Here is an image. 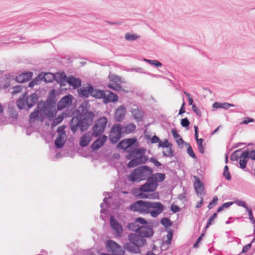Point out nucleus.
I'll use <instances>...</instances> for the list:
<instances>
[{
  "mask_svg": "<svg viewBox=\"0 0 255 255\" xmlns=\"http://www.w3.org/2000/svg\"><path fill=\"white\" fill-rule=\"evenodd\" d=\"M90 107L89 101L85 100L80 104L79 109L76 110V116L72 117L69 125L74 134L78 129L82 132L86 131L93 124L95 114L90 110Z\"/></svg>",
  "mask_w": 255,
  "mask_h": 255,
  "instance_id": "nucleus-1",
  "label": "nucleus"
},
{
  "mask_svg": "<svg viewBox=\"0 0 255 255\" xmlns=\"http://www.w3.org/2000/svg\"><path fill=\"white\" fill-rule=\"evenodd\" d=\"M58 93L55 89L50 91L46 100H40L37 106L29 115L30 122L40 121L43 122L45 118L51 121L56 115V111L53 109L56 107Z\"/></svg>",
  "mask_w": 255,
  "mask_h": 255,
  "instance_id": "nucleus-2",
  "label": "nucleus"
},
{
  "mask_svg": "<svg viewBox=\"0 0 255 255\" xmlns=\"http://www.w3.org/2000/svg\"><path fill=\"white\" fill-rule=\"evenodd\" d=\"M153 235L152 231H150L147 233L141 231L137 233H130L128 235L129 242L124 244V250L131 253H139L140 248L146 245V240L145 238H149Z\"/></svg>",
  "mask_w": 255,
  "mask_h": 255,
  "instance_id": "nucleus-3",
  "label": "nucleus"
},
{
  "mask_svg": "<svg viewBox=\"0 0 255 255\" xmlns=\"http://www.w3.org/2000/svg\"><path fill=\"white\" fill-rule=\"evenodd\" d=\"M38 94L35 92L28 94L27 92L23 93L16 101V105L19 110L28 111L36 104L37 105L39 99Z\"/></svg>",
  "mask_w": 255,
  "mask_h": 255,
  "instance_id": "nucleus-4",
  "label": "nucleus"
},
{
  "mask_svg": "<svg viewBox=\"0 0 255 255\" xmlns=\"http://www.w3.org/2000/svg\"><path fill=\"white\" fill-rule=\"evenodd\" d=\"M152 168L147 165H141L131 171L128 175V179L132 183H138L147 180L153 173Z\"/></svg>",
  "mask_w": 255,
  "mask_h": 255,
  "instance_id": "nucleus-5",
  "label": "nucleus"
},
{
  "mask_svg": "<svg viewBox=\"0 0 255 255\" xmlns=\"http://www.w3.org/2000/svg\"><path fill=\"white\" fill-rule=\"evenodd\" d=\"M166 178V175L163 173H156L150 176V178L142 184V187L147 189V191H155L158 183L163 181Z\"/></svg>",
  "mask_w": 255,
  "mask_h": 255,
  "instance_id": "nucleus-6",
  "label": "nucleus"
},
{
  "mask_svg": "<svg viewBox=\"0 0 255 255\" xmlns=\"http://www.w3.org/2000/svg\"><path fill=\"white\" fill-rule=\"evenodd\" d=\"M108 124V119L103 116L100 117L95 121L92 128V135L93 137L102 136Z\"/></svg>",
  "mask_w": 255,
  "mask_h": 255,
  "instance_id": "nucleus-7",
  "label": "nucleus"
},
{
  "mask_svg": "<svg viewBox=\"0 0 255 255\" xmlns=\"http://www.w3.org/2000/svg\"><path fill=\"white\" fill-rule=\"evenodd\" d=\"M150 201L138 200L130 204L129 209L141 214H148L150 213Z\"/></svg>",
  "mask_w": 255,
  "mask_h": 255,
  "instance_id": "nucleus-8",
  "label": "nucleus"
},
{
  "mask_svg": "<svg viewBox=\"0 0 255 255\" xmlns=\"http://www.w3.org/2000/svg\"><path fill=\"white\" fill-rule=\"evenodd\" d=\"M123 126L119 123L113 125L109 132V140L114 144H116L124 136Z\"/></svg>",
  "mask_w": 255,
  "mask_h": 255,
  "instance_id": "nucleus-9",
  "label": "nucleus"
},
{
  "mask_svg": "<svg viewBox=\"0 0 255 255\" xmlns=\"http://www.w3.org/2000/svg\"><path fill=\"white\" fill-rule=\"evenodd\" d=\"M154 192L155 191H147V189L142 187V185H141L138 189H134L133 190V194L139 198L159 199V193Z\"/></svg>",
  "mask_w": 255,
  "mask_h": 255,
  "instance_id": "nucleus-10",
  "label": "nucleus"
},
{
  "mask_svg": "<svg viewBox=\"0 0 255 255\" xmlns=\"http://www.w3.org/2000/svg\"><path fill=\"white\" fill-rule=\"evenodd\" d=\"M73 96L70 94H67L61 98L56 104V107L53 109L56 111H62L65 108L69 107L72 103Z\"/></svg>",
  "mask_w": 255,
  "mask_h": 255,
  "instance_id": "nucleus-11",
  "label": "nucleus"
},
{
  "mask_svg": "<svg viewBox=\"0 0 255 255\" xmlns=\"http://www.w3.org/2000/svg\"><path fill=\"white\" fill-rule=\"evenodd\" d=\"M165 209V206L160 202L150 203V215L153 218H156Z\"/></svg>",
  "mask_w": 255,
  "mask_h": 255,
  "instance_id": "nucleus-12",
  "label": "nucleus"
},
{
  "mask_svg": "<svg viewBox=\"0 0 255 255\" xmlns=\"http://www.w3.org/2000/svg\"><path fill=\"white\" fill-rule=\"evenodd\" d=\"M110 224L113 234L116 237H121L123 232L122 226L114 216L110 217Z\"/></svg>",
  "mask_w": 255,
  "mask_h": 255,
  "instance_id": "nucleus-13",
  "label": "nucleus"
},
{
  "mask_svg": "<svg viewBox=\"0 0 255 255\" xmlns=\"http://www.w3.org/2000/svg\"><path fill=\"white\" fill-rule=\"evenodd\" d=\"M134 221L136 224H139V228L141 231L147 233L149 231H152V235L154 234V230L152 226L148 223V222L142 217H137L135 219Z\"/></svg>",
  "mask_w": 255,
  "mask_h": 255,
  "instance_id": "nucleus-14",
  "label": "nucleus"
},
{
  "mask_svg": "<svg viewBox=\"0 0 255 255\" xmlns=\"http://www.w3.org/2000/svg\"><path fill=\"white\" fill-rule=\"evenodd\" d=\"M91 144V148L92 151H97L104 146L108 139V136L103 135L99 137Z\"/></svg>",
  "mask_w": 255,
  "mask_h": 255,
  "instance_id": "nucleus-15",
  "label": "nucleus"
},
{
  "mask_svg": "<svg viewBox=\"0 0 255 255\" xmlns=\"http://www.w3.org/2000/svg\"><path fill=\"white\" fill-rule=\"evenodd\" d=\"M126 144V151L133 147H136L138 145V142L135 137L124 139L120 141L119 146Z\"/></svg>",
  "mask_w": 255,
  "mask_h": 255,
  "instance_id": "nucleus-16",
  "label": "nucleus"
},
{
  "mask_svg": "<svg viewBox=\"0 0 255 255\" xmlns=\"http://www.w3.org/2000/svg\"><path fill=\"white\" fill-rule=\"evenodd\" d=\"M92 90V84H88L87 86H83L78 89L77 91L79 96L83 98L86 99L91 96Z\"/></svg>",
  "mask_w": 255,
  "mask_h": 255,
  "instance_id": "nucleus-17",
  "label": "nucleus"
},
{
  "mask_svg": "<svg viewBox=\"0 0 255 255\" xmlns=\"http://www.w3.org/2000/svg\"><path fill=\"white\" fill-rule=\"evenodd\" d=\"M126 114V108L124 105L118 107L115 113V119L117 122H121L125 118Z\"/></svg>",
  "mask_w": 255,
  "mask_h": 255,
  "instance_id": "nucleus-18",
  "label": "nucleus"
},
{
  "mask_svg": "<svg viewBox=\"0 0 255 255\" xmlns=\"http://www.w3.org/2000/svg\"><path fill=\"white\" fill-rule=\"evenodd\" d=\"M107 92L109 93L108 95H107L105 93V95L103 100V103L105 104H107L109 103H116L119 101V97L118 95L111 91L107 90Z\"/></svg>",
  "mask_w": 255,
  "mask_h": 255,
  "instance_id": "nucleus-19",
  "label": "nucleus"
},
{
  "mask_svg": "<svg viewBox=\"0 0 255 255\" xmlns=\"http://www.w3.org/2000/svg\"><path fill=\"white\" fill-rule=\"evenodd\" d=\"M66 82L70 86H72L74 89H78L81 87V80L78 78H76L73 75L68 77Z\"/></svg>",
  "mask_w": 255,
  "mask_h": 255,
  "instance_id": "nucleus-20",
  "label": "nucleus"
},
{
  "mask_svg": "<svg viewBox=\"0 0 255 255\" xmlns=\"http://www.w3.org/2000/svg\"><path fill=\"white\" fill-rule=\"evenodd\" d=\"M130 112L132 117L136 122H140L143 121L144 112L141 108H132L131 109Z\"/></svg>",
  "mask_w": 255,
  "mask_h": 255,
  "instance_id": "nucleus-21",
  "label": "nucleus"
},
{
  "mask_svg": "<svg viewBox=\"0 0 255 255\" xmlns=\"http://www.w3.org/2000/svg\"><path fill=\"white\" fill-rule=\"evenodd\" d=\"M249 159L250 158L246 150L242 151L240 154V157L239 158L240 168L242 169L246 168L247 164Z\"/></svg>",
  "mask_w": 255,
  "mask_h": 255,
  "instance_id": "nucleus-22",
  "label": "nucleus"
},
{
  "mask_svg": "<svg viewBox=\"0 0 255 255\" xmlns=\"http://www.w3.org/2000/svg\"><path fill=\"white\" fill-rule=\"evenodd\" d=\"M92 136V133L90 132L84 133L80 139L79 145L82 147L87 146L91 140Z\"/></svg>",
  "mask_w": 255,
  "mask_h": 255,
  "instance_id": "nucleus-23",
  "label": "nucleus"
},
{
  "mask_svg": "<svg viewBox=\"0 0 255 255\" xmlns=\"http://www.w3.org/2000/svg\"><path fill=\"white\" fill-rule=\"evenodd\" d=\"M105 95V91L97 89L92 85L91 96L97 99H103Z\"/></svg>",
  "mask_w": 255,
  "mask_h": 255,
  "instance_id": "nucleus-24",
  "label": "nucleus"
},
{
  "mask_svg": "<svg viewBox=\"0 0 255 255\" xmlns=\"http://www.w3.org/2000/svg\"><path fill=\"white\" fill-rule=\"evenodd\" d=\"M107 87L117 92H122L123 94H127L128 91L123 88L122 86L120 83H108Z\"/></svg>",
  "mask_w": 255,
  "mask_h": 255,
  "instance_id": "nucleus-25",
  "label": "nucleus"
},
{
  "mask_svg": "<svg viewBox=\"0 0 255 255\" xmlns=\"http://www.w3.org/2000/svg\"><path fill=\"white\" fill-rule=\"evenodd\" d=\"M195 182L194 183V189L197 194H201L204 190L203 183L201 181L199 178L195 176Z\"/></svg>",
  "mask_w": 255,
  "mask_h": 255,
  "instance_id": "nucleus-26",
  "label": "nucleus"
},
{
  "mask_svg": "<svg viewBox=\"0 0 255 255\" xmlns=\"http://www.w3.org/2000/svg\"><path fill=\"white\" fill-rule=\"evenodd\" d=\"M125 152L128 153V154L126 155V158L128 160L137 157V156L140 154L139 149L136 147H133L126 150Z\"/></svg>",
  "mask_w": 255,
  "mask_h": 255,
  "instance_id": "nucleus-27",
  "label": "nucleus"
},
{
  "mask_svg": "<svg viewBox=\"0 0 255 255\" xmlns=\"http://www.w3.org/2000/svg\"><path fill=\"white\" fill-rule=\"evenodd\" d=\"M54 75V81H55L57 83L60 84V85H63V83L66 82L68 77H67L64 72L57 73Z\"/></svg>",
  "mask_w": 255,
  "mask_h": 255,
  "instance_id": "nucleus-28",
  "label": "nucleus"
},
{
  "mask_svg": "<svg viewBox=\"0 0 255 255\" xmlns=\"http://www.w3.org/2000/svg\"><path fill=\"white\" fill-rule=\"evenodd\" d=\"M136 129V126L135 124L130 123L125 126H123V134H127L133 132Z\"/></svg>",
  "mask_w": 255,
  "mask_h": 255,
  "instance_id": "nucleus-29",
  "label": "nucleus"
},
{
  "mask_svg": "<svg viewBox=\"0 0 255 255\" xmlns=\"http://www.w3.org/2000/svg\"><path fill=\"white\" fill-rule=\"evenodd\" d=\"M42 80L45 83H51L54 80L55 75L50 72H41Z\"/></svg>",
  "mask_w": 255,
  "mask_h": 255,
  "instance_id": "nucleus-30",
  "label": "nucleus"
},
{
  "mask_svg": "<svg viewBox=\"0 0 255 255\" xmlns=\"http://www.w3.org/2000/svg\"><path fill=\"white\" fill-rule=\"evenodd\" d=\"M65 143L64 137L57 136L54 140L55 146L57 149L62 148Z\"/></svg>",
  "mask_w": 255,
  "mask_h": 255,
  "instance_id": "nucleus-31",
  "label": "nucleus"
},
{
  "mask_svg": "<svg viewBox=\"0 0 255 255\" xmlns=\"http://www.w3.org/2000/svg\"><path fill=\"white\" fill-rule=\"evenodd\" d=\"M107 250L109 252L112 253L114 250H115V248H117V247H118V244L116 242L113 241V240H108L106 243V245Z\"/></svg>",
  "mask_w": 255,
  "mask_h": 255,
  "instance_id": "nucleus-32",
  "label": "nucleus"
},
{
  "mask_svg": "<svg viewBox=\"0 0 255 255\" xmlns=\"http://www.w3.org/2000/svg\"><path fill=\"white\" fill-rule=\"evenodd\" d=\"M127 228L130 231H134L135 233H140L141 232L140 229L139 228V225L136 224L135 221L134 222L128 223L127 226Z\"/></svg>",
  "mask_w": 255,
  "mask_h": 255,
  "instance_id": "nucleus-33",
  "label": "nucleus"
},
{
  "mask_svg": "<svg viewBox=\"0 0 255 255\" xmlns=\"http://www.w3.org/2000/svg\"><path fill=\"white\" fill-rule=\"evenodd\" d=\"M160 223L166 229H168L172 225V222L167 217L162 218L160 220Z\"/></svg>",
  "mask_w": 255,
  "mask_h": 255,
  "instance_id": "nucleus-34",
  "label": "nucleus"
},
{
  "mask_svg": "<svg viewBox=\"0 0 255 255\" xmlns=\"http://www.w3.org/2000/svg\"><path fill=\"white\" fill-rule=\"evenodd\" d=\"M63 114H59L57 117L55 118L53 120L51 126L52 127L56 126L57 125L60 124L64 119Z\"/></svg>",
  "mask_w": 255,
  "mask_h": 255,
  "instance_id": "nucleus-35",
  "label": "nucleus"
},
{
  "mask_svg": "<svg viewBox=\"0 0 255 255\" xmlns=\"http://www.w3.org/2000/svg\"><path fill=\"white\" fill-rule=\"evenodd\" d=\"M140 36L137 35L136 33L131 34L130 33H127L125 34V38L126 40L129 41H132L136 39L140 38Z\"/></svg>",
  "mask_w": 255,
  "mask_h": 255,
  "instance_id": "nucleus-36",
  "label": "nucleus"
},
{
  "mask_svg": "<svg viewBox=\"0 0 255 255\" xmlns=\"http://www.w3.org/2000/svg\"><path fill=\"white\" fill-rule=\"evenodd\" d=\"M217 217V212L214 213L208 219L207 224L204 228V230L206 231L211 225L214 223V220Z\"/></svg>",
  "mask_w": 255,
  "mask_h": 255,
  "instance_id": "nucleus-37",
  "label": "nucleus"
},
{
  "mask_svg": "<svg viewBox=\"0 0 255 255\" xmlns=\"http://www.w3.org/2000/svg\"><path fill=\"white\" fill-rule=\"evenodd\" d=\"M109 80L113 82L112 83H118L120 82H122V77L116 75L110 74L108 76Z\"/></svg>",
  "mask_w": 255,
  "mask_h": 255,
  "instance_id": "nucleus-38",
  "label": "nucleus"
},
{
  "mask_svg": "<svg viewBox=\"0 0 255 255\" xmlns=\"http://www.w3.org/2000/svg\"><path fill=\"white\" fill-rule=\"evenodd\" d=\"M212 107L215 109L222 108L225 110H227V102L221 103L216 102L213 104Z\"/></svg>",
  "mask_w": 255,
  "mask_h": 255,
  "instance_id": "nucleus-39",
  "label": "nucleus"
},
{
  "mask_svg": "<svg viewBox=\"0 0 255 255\" xmlns=\"http://www.w3.org/2000/svg\"><path fill=\"white\" fill-rule=\"evenodd\" d=\"M112 253V255H124L125 251L122 247L118 244V247L115 248V250Z\"/></svg>",
  "mask_w": 255,
  "mask_h": 255,
  "instance_id": "nucleus-40",
  "label": "nucleus"
},
{
  "mask_svg": "<svg viewBox=\"0 0 255 255\" xmlns=\"http://www.w3.org/2000/svg\"><path fill=\"white\" fill-rule=\"evenodd\" d=\"M140 165V163L137 159V157L131 158L128 164V168H132Z\"/></svg>",
  "mask_w": 255,
  "mask_h": 255,
  "instance_id": "nucleus-41",
  "label": "nucleus"
},
{
  "mask_svg": "<svg viewBox=\"0 0 255 255\" xmlns=\"http://www.w3.org/2000/svg\"><path fill=\"white\" fill-rule=\"evenodd\" d=\"M158 146L159 147L168 148L170 146H172V144L170 143L167 139H165L163 141L160 139Z\"/></svg>",
  "mask_w": 255,
  "mask_h": 255,
  "instance_id": "nucleus-42",
  "label": "nucleus"
},
{
  "mask_svg": "<svg viewBox=\"0 0 255 255\" xmlns=\"http://www.w3.org/2000/svg\"><path fill=\"white\" fill-rule=\"evenodd\" d=\"M8 111L10 116L14 119H17L18 117V113L14 107H9Z\"/></svg>",
  "mask_w": 255,
  "mask_h": 255,
  "instance_id": "nucleus-43",
  "label": "nucleus"
},
{
  "mask_svg": "<svg viewBox=\"0 0 255 255\" xmlns=\"http://www.w3.org/2000/svg\"><path fill=\"white\" fill-rule=\"evenodd\" d=\"M223 175L227 180H231L232 176L228 165H225L224 168Z\"/></svg>",
  "mask_w": 255,
  "mask_h": 255,
  "instance_id": "nucleus-44",
  "label": "nucleus"
},
{
  "mask_svg": "<svg viewBox=\"0 0 255 255\" xmlns=\"http://www.w3.org/2000/svg\"><path fill=\"white\" fill-rule=\"evenodd\" d=\"M188 146V148L187 149V152L188 154L193 159H197V156L196 154L194 153L193 149L192 147H191L190 143H187V145Z\"/></svg>",
  "mask_w": 255,
  "mask_h": 255,
  "instance_id": "nucleus-45",
  "label": "nucleus"
},
{
  "mask_svg": "<svg viewBox=\"0 0 255 255\" xmlns=\"http://www.w3.org/2000/svg\"><path fill=\"white\" fill-rule=\"evenodd\" d=\"M146 138L147 140H150L151 143H158L159 141H160V139L156 135H154L152 137L149 135H146Z\"/></svg>",
  "mask_w": 255,
  "mask_h": 255,
  "instance_id": "nucleus-46",
  "label": "nucleus"
},
{
  "mask_svg": "<svg viewBox=\"0 0 255 255\" xmlns=\"http://www.w3.org/2000/svg\"><path fill=\"white\" fill-rule=\"evenodd\" d=\"M233 204V202H228L226 203H225L223 204L221 206H220L217 209V212L220 213L224 210L225 208H228L231 205H232Z\"/></svg>",
  "mask_w": 255,
  "mask_h": 255,
  "instance_id": "nucleus-47",
  "label": "nucleus"
},
{
  "mask_svg": "<svg viewBox=\"0 0 255 255\" xmlns=\"http://www.w3.org/2000/svg\"><path fill=\"white\" fill-rule=\"evenodd\" d=\"M64 126H60L57 128V132H58L57 136L64 137L66 136V132L65 131Z\"/></svg>",
  "mask_w": 255,
  "mask_h": 255,
  "instance_id": "nucleus-48",
  "label": "nucleus"
},
{
  "mask_svg": "<svg viewBox=\"0 0 255 255\" xmlns=\"http://www.w3.org/2000/svg\"><path fill=\"white\" fill-rule=\"evenodd\" d=\"M180 124L182 127L188 129L190 123L187 118H185L181 120Z\"/></svg>",
  "mask_w": 255,
  "mask_h": 255,
  "instance_id": "nucleus-49",
  "label": "nucleus"
},
{
  "mask_svg": "<svg viewBox=\"0 0 255 255\" xmlns=\"http://www.w3.org/2000/svg\"><path fill=\"white\" fill-rule=\"evenodd\" d=\"M235 203H236L238 206H241L244 208L246 211H247L248 209H250L249 208L246 203L243 200H237L235 201Z\"/></svg>",
  "mask_w": 255,
  "mask_h": 255,
  "instance_id": "nucleus-50",
  "label": "nucleus"
},
{
  "mask_svg": "<svg viewBox=\"0 0 255 255\" xmlns=\"http://www.w3.org/2000/svg\"><path fill=\"white\" fill-rule=\"evenodd\" d=\"M137 158L140 164L145 163L148 159V157L147 156L142 154H140V155L138 157H137Z\"/></svg>",
  "mask_w": 255,
  "mask_h": 255,
  "instance_id": "nucleus-51",
  "label": "nucleus"
},
{
  "mask_svg": "<svg viewBox=\"0 0 255 255\" xmlns=\"http://www.w3.org/2000/svg\"><path fill=\"white\" fill-rule=\"evenodd\" d=\"M168 148H169V150L167 153L164 151H162L163 156L169 157L174 156V150L172 149V146H170Z\"/></svg>",
  "mask_w": 255,
  "mask_h": 255,
  "instance_id": "nucleus-52",
  "label": "nucleus"
},
{
  "mask_svg": "<svg viewBox=\"0 0 255 255\" xmlns=\"http://www.w3.org/2000/svg\"><path fill=\"white\" fill-rule=\"evenodd\" d=\"M22 74L25 78L26 82L29 81L32 78L33 75V72L31 71L24 72Z\"/></svg>",
  "mask_w": 255,
  "mask_h": 255,
  "instance_id": "nucleus-53",
  "label": "nucleus"
},
{
  "mask_svg": "<svg viewBox=\"0 0 255 255\" xmlns=\"http://www.w3.org/2000/svg\"><path fill=\"white\" fill-rule=\"evenodd\" d=\"M218 198L217 196H214L212 200L209 203L208 207L209 209H211L213 207L217 204Z\"/></svg>",
  "mask_w": 255,
  "mask_h": 255,
  "instance_id": "nucleus-54",
  "label": "nucleus"
},
{
  "mask_svg": "<svg viewBox=\"0 0 255 255\" xmlns=\"http://www.w3.org/2000/svg\"><path fill=\"white\" fill-rule=\"evenodd\" d=\"M13 91L11 93L12 95L20 93L22 90V87L20 85H16L12 87Z\"/></svg>",
  "mask_w": 255,
  "mask_h": 255,
  "instance_id": "nucleus-55",
  "label": "nucleus"
},
{
  "mask_svg": "<svg viewBox=\"0 0 255 255\" xmlns=\"http://www.w3.org/2000/svg\"><path fill=\"white\" fill-rule=\"evenodd\" d=\"M149 161L152 163L154 165V166H155L157 167H159L162 165V164L159 161H158V160L156 158L154 157H151L149 158Z\"/></svg>",
  "mask_w": 255,
  "mask_h": 255,
  "instance_id": "nucleus-56",
  "label": "nucleus"
},
{
  "mask_svg": "<svg viewBox=\"0 0 255 255\" xmlns=\"http://www.w3.org/2000/svg\"><path fill=\"white\" fill-rule=\"evenodd\" d=\"M247 212L248 213L249 216V219L250 220L251 223L254 224V225H255V219L253 216V213L252 209L250 208L249 209L247 210Z\"/></svg>",
  "mask_w": 255,
  "mask_h": 255,
  "instance_id": "nucleus-57",
  "label": "nucleus"
},
{
  "mask_svg": "<svg viewBox=\"0 0 255 255\" xmlns=\"http://www.w3.org/2000/svg\"><path fill=\"white\" fill-rule=\"evenodd\" d=\"M15 80L16 82L19 83H22L26 82L25 78H24L22 74H20L15 77Z\"/></svg>",
  "mask_w": 255,
  "mask_h": 255,
  "instance_id": "nucleus-58",
  "label": "nucleus"
},
{
  "mask_svg": "<svg viewBox=\"0 0 255 255\" xmlns=\"http://www.w3.org/2000/svg\"><path fill=\"white\" fill-rule=\"evenodd\" d=\"M170 210L173 213H176L179 212L181 211V208L178 206L172 204L170 206Z\"/></svg>",
  "mask_w": 255,
  "mask_h": 255,
  "instance_id": "nucleus-59",
  "label": "nucleus"
},
{
  "mask_svg": "<svg viewBox=\"0 0 255 255\" xmlns=\"http://www.w3.org/2000/svg\"><path fill=\"white\" fill-rule=\"evenodd\" d=\"M246 151L248 153L250 158L253 160H255V149L250 150L249 148H247Z\"/></svg>",
  "mask_w": 255,
  "mask_h": 255,
  "instance_id": "nucleus-60",
  "label": "nucleus"
},
{
  "mask_svg": "<svg viewBox=\"0 0 255 255\" xmlns=\"http://www.w3.org/2000/svg\"><path fill=\"white\" fill-rule=\"evenodd\" d=\"M255 122V119L249 117H245L244 119V120L242 122L241 124L244 125H247L250 123H253Z\"/></svg>",
  "mask_w": 255,
  "mask_h": 255,
  "instance_id": "nucleus-61",
  "label": "nucleus"
},
{
  "mask_svg": "<svg viewBox=\"0 0 255 255\" xmlns=\"http://www.w3.org/2000/svg\"><path fill=\"white\" fill-rule=\"evenodd\" d=\"M32 80L34 82L36 85L40 84V81H43L42 78L41 73H39L38 76L35 77Z\"/></svg>",
  "mask_w": 255,
  "mask_h": 255,
  "instance_id": "nucleus-62",
  "label": "nucleus"
},
{
  "mask_svg": "<svg viewBox=\"0 0 255 255\" xmlns=\"http://www.w3.org/2000/svg\"><path fill=\"white\" fill-rule=\"evenodd\" d=\"M61 114H63L64 119L67 117H71L73 116V113L72 111L66 110L65 112H63Z\"/></svg>",
  "mask_w": 255,
  "mask_h": 255,
  "instance_id": "nucleus-63",
  "label": "nucleus"
},
{
  "mask_svg": "<svg viewBox=\"0 0 255 255\" xmlns=\"http://www.w3.org/2000/svg\"><path fill=\"white\" fill-rule=\"evenodd\" d=\"M192 109L193 111L195 113V114L198 116L201 117L202 116L201 112L200 110L197 107L196 105H192Z\"/></svg>",
  "mask_w": 255,
  "mask_h": 255,
  "instance_id": "nucleus-64",
  "label": "nucleus"
}]
</instances>
